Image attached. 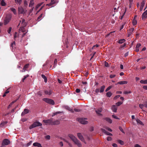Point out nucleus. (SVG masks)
<instances>
[{
	"label": "nucleus",
	"mask_w": 147,
	"mask_h": 147,
	"mask_svg": "<svg viewBox=\"0 0 147 147\" xmlns=\"http://www.w3.org/2000/svg\"><path fill=\"white\" fill-rule=\"evenodd\" d=\"M117 107L115 105H113L111 107V109L114 112H116Z\"/></svg>",
	"instance_id": "18"
},
{
	"label": "nucleus",
	"mask_w": 147,
	"mask_h": 147,
	"mask_svg": "<svg viewBox=\"0 0 147 147\" xmlns=\"http://www.w3.org/2000/svg\"><path fill=\"white\" fill-rule=\"evenodd\" d=\"M105 66L106 67H109V63L107 62L106 61H105Z\"/></svg>",
	"instance_id": "44"
},
{
	"label": "nucleus",
	"mask_w": 147,
	"mask_h": 147,
	"mask_svg": "<svg viewBox=\"0 0 147 147\" xmlns=\"http://www.w3.org/2000/svg\"><path fill=\"white\" fill-rule=\"evenodd\" d=\"M74 111L75 112H80V110L79 109L75 108L74 109Z\"/></svg>",
	"instance_id": "61"
},
{
	"label": "nucleus",
	"mask_w": 147,
	"mask_h": 147,
	"mask_svg": "<svg viewBox=\"0 0 147 147\" xmlns=\"http://www.w3.org/2000/svg\"><path fill=\"white\" fill-rule=\"evenodd\" d=\"M10 9L13 13L14 14H16V11L15 9L12 7L10 8Z\"/></svg>",
	"instance_id": "35"
},
{
	"label": "nucleus",
	"mask_w": 147,
	"mask_h": 147,
	"mask_svg": "<svg viewBox=\"0 0 147 147\" xmlns=\"http://www.w3.org/2000/svg\"><path fill=\"white\" fill-rule=\"evenodd\" d=\"M42 14H41L38 18L37 20L39 21L41 19L42 17Z\"/></svg>",
	"instance_id": "42"
},
{
	"label": "nucleus",
	"mask_w": 147,
	"mask_h": 147,
	"mask_svg": "<svg viewBox=\"0 0 147 147\" xmlns=\"http://www.w3.org/2000/svg\"><path fill=\"white\" fill-rule=\"evenodd\" d=\"M52 119H50L48 120H44L43 121V122L46 123H48L51 125Z\"/></svg>",
	"instance_id": "14"
},
{
	"label": "nucleus",
	"mask_w": 147,
	"mask_h": 147,
	"mask_svg": "<svg viewBox=\"0 0 147 147\" xmlns=\"http://www.w3.org/2000/svg\"><path fill=\"white\" fill-rule=\"evenodd\" d=\"M56 3V2L55 0H51V2L49 4H47V5H48L49 6H50Z\"/></svg>",
	"instance_id": "22"
},
{
	"label": "nucleus",
	"mask_w": 147,
	"mask_h": 147,
	"mask_svg": "<svg viewBox=\"0 0 147 147\" xmlns=\"http://www.w3.org/2000/svg\"><path fill=\"white\" fill-rule=\"evenodd\" d=\"M123 103V102H117L116 103V105L117 106H119L120 105H121V104H122Z\"/></svg>",
	"instance_id": "43"
},
{
	"label": "nucleus",
	"mask_w": 147,
	"mask_h": 147,
	"mask_svg": "<svg viewBox=\"0 0 147 147\" xmlns=\"http://www.w3.org/2000/svg\"><path fill=\"white\" fill-rule=\"evenodd\" d=\"M11 18V16L10 15H7L5 17L4 21V24L7 25L10 21Z\"/></svg>",
	"instance_id": "4"
},
{
	"label": "nucleus",
	"mask_w": 147,
	"mask_h": 147,
	"mask_svg": "<svg viewBox=\"0 0 147 147\" xmlns=\"http://www.w3.org/2000/svg\"><path fill=\"white\" fill-rule=\"evenodd\" d=\"M41 76L44 79L45 82L47 83V77L43 74H41Z\"/></svg>",
	"instance_id": "26"
},
{
	"label": "nucleus",
	"mask_w": 147,
	"mask_h": 147,
	"mask_svg": "<svg viewBox=\"0 0 147 147\" xmlns=\"http://www.w3.org/2000/svg\"><path fill=\"white\" fill-rule=\"evenodd\" d=\"M34 5V2L33 1H30V3L29 4V7H32Z\"/></svg>",
	"instance_id": "37"
},
{
	"label": "nucleus",
	"mask_w": 147,
	"mask_h": 147,
	"mask_svg": "<svg viewBox=\"0 0 147 147\" xmlns=\"http://www.w3.org/2000/svg\"><path fill=\"white\" fill-rule=\"evenodd\" d=\"M18 12L19 14H23L26 12V11L22 7H18Z\"/></svg>",
	"instance_id": "6"
},
{
	"label": "nucleus",
	"mask_w": 147,
	"mask_h": 147,
	"mask_svg": "<svg viewBox=\"0 0 147 147\" xmlns=\"http://www.w3.org/2000/svg\"><path fill=\"white\" fill-rule=\"evenodd\" d=\"M120 96L119 95L116 96H115L114 97V100H116L118 98H119L120 97Z\"/></svg>",
	"instance_id": "55"
},
{
	"label": "nucleus",
	"mask_w": 147,
	"mask_h": 147,
	"mask_svg": "<svg viewBox=\"0 0 147 147\" xmlns=\"http://www.w3.org/2000/svg\"><path fill=\"white\" fill-rule=\"evenodd\" d=\"M42 125V124L39 122H35L29 127V128L30 129H31L36 127L41 126Z\"/></svg>",
	"instance_id": "1"
},
{
	"label": "nucleus",
	"mask_w": 147,
	"mask_h": 147,
	"mask_svg": "<svg viewBox=\"0 0 147 147\" xmlns=\"http://www.w3.org/2000/svg\"><path fill=\"white\" fill-rule=\"evenodd\" d=\"M134 28H131L128 31V33H127V34H128L127 37H129L131 36V34H132V32L134 31Z\"/></svg>",
	"instance_id": "12"
},
{
	"label": "nucleus",
	"mask_w": 147,
	"mask_h": 147,
	"mask_svg": "<svg viewBox=\"0 0 147 147\" xmlns=\"http://www.w3.org/2000/svg\"><path fill=\"white\" fill-rule=\"evenodd\" d=\"M32 141H30L29 142H28L26 144V146H30V145L32 143Z\"/></svg>",
	"instance_id": "50"
},
{
	"label": "nucleus",
	"mask_w": 147,
	"mask_h": 147,
	"mask_svg": "<svg viewBox=\"0 0 147 147\" xmlns=\"http://www.w3.org/2000/svg\"><path fill=\"white\" fill-rule=\"evenodd\" d=\"M82 83L83 84L85 85H87V83L86 82H82Z\"/></svg>",
	"instance_id": "63"
},
{
	"label": "nucleus",
	"mask_w": 147,
	"mask_h": 147,
	"mask_svg": "<svg viewBox=\"0 0 147 147\" xmlns=\"http://www.w3.org/2000/svg\"><path fill=\"white\" fill-rule=\"evenodd\" d=\"M127 81H120L118 82L117 84H127Z\"/></svg>",
	"instance_id": "20"
},
{
	"label": "nucleus",
	"mask_w": 147,
	"mask_h": 147,
	"mask_svg": "<svg viewBox=\"0 0 147 147\" xmlns=\"http://www.w3.org/2000/svg\"><path fill=\"white\" fill-rule=\"evenodd\" d=\"M146 1L145 0H142V2L141 4V7H144L145 4V2Z\"/></svg>",
	"instance_id": "34"
},
{
	"label": "nucleus",
	"mask_w": 147,
	"mask_h": 147,
	"mask_svg": "<svg viewBox=\"0 0 147 147\" xmlns=\"http://www.w3.org/2000/svg\"><path fill=\"white\" fill-rule=\"evenodd\" d=\"M10 143V141L7 139H5L3 140L2 144V145H7L9 144Z\"/></svg>",
	"instance_id": "5"
},
{
	"label": "nucleus",
	"mask_w": 147,
	"mask_h": 147,
	"mask_svg": "<svg viewBox=\"0 0 147 147\" xmlns=\"http://www.w3.org/2000/svg\"><path fill=\"white\" fill-rule=\"evenodd\" d=\"M141 109H142L144 106V104H140L139 105Z\"/></svg>",
	"instance_id": "60"
},
{
	"label": "nucleus",
	"mask_w": 147,
	"mask_h": 147,
	"mask_svg": "<svg viewBox=\"0 0 147 147\" xmlns=\"http://www.w3.org/2000/svg\"><path fill=\"white\" fill-rule=\"evenodd\" d=\"M74 142L75 144H76L78 147H81L82 144L77 139L75 140Z\"/></svg>",
	"instance_id": "7"
},
{
	"label": "nucleus",
	"mask_w": 147,
	"mask_h": 147,
	"mask_svg": "<svg viewBox=\"0 0 147 147\" xmlns=\"http://www.w3.org/2000/svg\"><path fill=\"white\" fill-rule=\"evenodd\" d=\"M45 138L49 140L50 139V136L49 135H47L45 136Z\"/></svg>",
	"instance_id": "53"
},
{
	"label": "nucleus",
	"mask_w": 147,
	"mask_h": 147,
	"mask_svg": "<svg viewBox=\"0 0 147 147\" xmlns=\"http://www.w3.org/2000/svg\"><path fill=\"white\" fill-rule=\"evenodd\" d=\"M136 122L138 124H139L142 125H144L143 123L138 119H136Z\"/></svg>",
	"instance_id": "23"
},
{
	"label": "nucleus",
	"mask_w": 147,
	"mask_h": 147,
	"mask_svg": "<svg viewBox=\"0 0 147 147\" xmlns=\"http://www.w3.org/2000/svg\"><path fill=\"white\" fill-rule=\"evenodd\" d=\"M132 23L133 25H136L137 23L136 20H135V19H134L133 20Z\"/></svg>",
	"instance_id": "36"
},
{
	"label": "nucleus",
	"mask_w": 147,
	"mask_h": 147,
	"mask_svg": "<svg viewBox=\"0 0 147 147\" xmlns=\"http://www.w3.org/2000/svg\"><path fill=\"white\" fill-rule=\"evenodd\" d=\"M11 29L12 28L11 27H10L9 28V30H7V32L8 33L10 34V32L11 30Z\"/></svg>",
	"instance_id": "54"
},
{
	"label": "nucleus",
	"mask_w": 147,
	"mask_h": 147,
	"mask_svg": "<svg viewBox=\"0 0 147 147\" xmlns=\"http://www.w3.org/2000/svg\"><path fill=\"white\" fill-rule=\"evenodd\" d=\"M117 142L121 145H123L124 144L123 142L121 140H117Z\"/></svg>",
	"instance_id": "39"
},
{
	"label": "nucleus",
	"mask_w": 147,
	"mask_h": 147,
	"mask_svg": "<svg viewBox=\"0 0 147 147\" xmlns=\"http://www.w3.org/2000/svg\"><path fill=\"white\" fill-rule=\"evenodd\" d=\"M105 129L110 132H111L112 131L111 129L108 127H106Z\"/></svg>",
	"instance_id": "49"
},
{
	"label": "nucleus",
	"mask_w": 147,
	"mask_h": 147,
	"mask_svg": "<svg viewBox=\"0 0 147 147\" xmlns=\"http://www.w3.org/2000/svg\"><path fill=\"white\" fill-rule=\"evenodd\" d=\"M62 140H63L64 141L66 142L67 143H68V144L69 145H70V143H69L67 141V140H66L64 138H62Z\"/></svg>",
	"instance_id": "58"
},
{
	"label": "nucleus",
	"mask_w": 147,
	"mask_h": 147,
	"mask_svg": "<svg viewBox=\"0 0 147 147\" xmlns=\"http://www.w3.org/2000/svg\"><path fill=\"white\" fill-rule=\"evenodd\" d=\"M43 100L47 103L52 105H54L55 102L53 100L49 98H45L43 99Z\"/></svg>",
	"instance_id": "2"
},
{
	"label": "nucleus",
	"mask_w": 147,
	"mask_h": 147,
	"mask_svg": "<svg viewBox=\"0 0 147 147\" xmlns=\"http://www.w3.org/2000/svg\"><path fill=\"white\" fill-rule=\"evenodd\" d=\"M125 41V39H120L117 42L118 43L120 44H122L123 42H124Z\"/></svg>",
	"instance_id": "28"
},
{
	"label": "nucleus",
	"mask_w": 147,
	"mask_h": 147,
	"mask_svg": "<svg viewBox=\"0 0 147 147\" xmlns=\"http://www.w3.org/2000/svg\"><path fill=\"white\" fill-rule=\"evenodd\" d=\"M140 82L142 84H147V80H142L140 81Z\"/></svg>",
	"instance_id": "32"
},
{
	"label": "nucleus",
	"mask_w": 147,
	"mask_h": 147,
	"mask_svg": "<svg viewBox=\"0 0 147 147\" xmlns=\"http://www.w3.org/2000/svg\"><path fill=\"white\" fill-rule=\"evenodd\" d=\"M147 17V10L145 11L142 14V19H143Z\"/></svg>",
	"instance_id": "19"
},
{
	"label": "nucleus",
	"mask_w": 147,
	"mask_h": 147,
	"mask_svg": "<svg viewBox=\"0 0 147 147\" xmlns=\"http://www.w3.org/2000/svg\"><path fill=\"white\" fill-rule=\"evenodd\" d=\"M77 119L78 122L83 124H86L88 123L87 121L86 120L87 119L86 118H78Z\"/></svg>",
	"instance_id": "3"
},
{
	"label": "nucleus",
	"mask_w": 147,
	"mask_h": 147,
	"mask_svg": "<svg viewBox=\"0 0 147 147\" xmlns=\"http://www.w3.org/2000/svg\"><path fill=\"white\" fill-rule=\"evenodd\" d=\"M94 93V94H96L94 92H89V94L90 95L92 96V98H94V95H93V94H92V93ZM94 96H95V95H94Z\"/></svg>",
	"instance_id": "45"
},
{
	"label": "nucleus",
	"mask_w": 147,
	"mask_h": 147,
	"mask_svg": "<svg viewBox=\"0 0 147 147\" xmlns=\"http://www.w3.org/2000/svg\"><path fill=\"white\" fill-rule=\"evenodd\" d=\"M141 46V44L140 43H138L137 44L136 46V48H139V47H140Z\"/></svg>",
	"instance_id": "52"
},
{
	"label": "nucleus",
	"mask_w": 147,
	"mask_h": 147,
	"mask_svg": "<svg viewBox=\"0 0 147 147\" xmlns=\"http://www.w3.org/2000/svg\"><path fill=\"white\" fill-rule=\"evenodd\" d=\"M41 5V4H38V5H37L36 8H35V9L36 10L37 9L40 7V6Z\"/></svg>",
	"instance_id": "48"
},
{
	"label": "nucleus",
	"mask_w": 147,
	"mask_h": 147,
	"mask_svg": "<svg viewBox=\"0 0 147 147\" xmlns=\"http://www.w3.org/2000/svg\"><path fill=\"white\" fill-rule=\"evenodd\" d=\"M101 130L103 132L105 133L107 135H109L110 136H112L113 135L112 134L108 132V131H106L105 129H101Z\"/></svg>",
	"instance_id": "13"
},
{
	"label": "nucleus",
	"mask_w": 147,
	"mask_h": 147,
	"mask_svg": "<svg viewBox=\"0 0 147 147\" xmlns=\"http://www.w3.org/2000/svg\"><path fill=\"white\" fill-rule=\"evenodd\" d=\"M29 76V75H27L26 76H24V78L22 79V81L23 82H24V80L26 79V78L28 77V76Z\"/></svg>",
	"instance_id": "40"
},
{
	"label": "nucleus",
	"mask_w": 147,
	"mask_h": 147,
	"mask_svg": "<svg viewBox=\"0 0 147 147\" xmlns=\"http://www.w3.org/2000/svg\"><path fill=\"white\" fill-rule=\"evenodd\" d=\"M112 87V86H109L105 90L106 92H107V91H109V90H110L111 88Z\"/></svg>",
	"instance_id": "47"
},
{
	"label": "nucleus",
	"mask_w": 147,
	"mask_h": 147,
	"mask_svg": "<svg viewBox=\"0 0 147 147\" xmlns=\"http://www.w3.org/2000/svg\"><path fill=\"white\" fill-rule=\"evenodd\" d=\"M29 65V64L28 63L25 65L23 68V70L21 71L22 72H25L26 70V69L28 67Z\"/></svg>",
	"instance_id": "16"
},
{
	"label": "nucleus",
	"mask_w": 147,
	"mask_h": 147,
	"mask_svg": "<svg viewBox=\"0 0 147 147\" xmlns=\"http://www.w3.org/2000/svg\"><path fill=\"white\" fill-rule=\"evenodd\" d=\"M15 42L14 41L11 44L10 48L11 49H13L14 48H15Z\"/></svg>",
	"instance_id": "24"
},
{
	"label": "nucleus",
	"mask_w": 147,
	"mask_h": 147,
	"mask_svg": "<svg viewBox=\"0 0 147 147\" xmlns=\"http://www.w3.org/2000/svg\"><path fill=\"white\" fill-rule=\"evenodd\" d=\"M15 3L17 4H19V5H20L22 2V0H15Z\"/></svg>",
	"instance_id": "30"
},
{
	"label": "nucleus",
	"mask_w": 147,
	"mask_h": 147,
	"mask_svg": "<svg viewBox=\"0 0 147 147\" xmlns=\"http://www.w3.org/2000/svg\"><path fill=\"white\" fill-rule=\"evenodd\" d=\"M0 4L2 6H5L6 5V4L4 0H2L1 1Z\"/></svg>",
	"instance_id": "27"
},
{
	"label": "nucleus",
	"mask_w": 147,
	"mask_h": 147,
	"mask_svg": "<svg viewBox=\"0 0 147 147\" xmlns=\"http://www.w3.org/2000/svg\"><path fill=\"white\" fill-rule=\"evenodd\" d=\"M112 139V138L111 137L108 136L107 137V140L108 141H111Z\"/></svg>",
	"instance_id": "51"
},
{
	"label": "nucleus",
	"mask_w": 147,
	"mask_h": 147,
	"mask_svg": "<svg viewBox=\"0 0 147 147\" xmlns=\"http://www.w3.org/2000/svg\"><path fill=\"white\" fill-rule=\"evenodd\" d=\"M105 88V86H102L100 88V92H103Z\"/></svg>",
	"instance_id": "38"
},
{
	"label": "nucleus",
	"mask_w": 147,
	"mask_h": 147,
	"mask_svg": "<svg viewBox=\"0 0 147 147\" xmlns=\"http://www.w3.org/2000/svg\"><path fill=\"white\" fill-rule=\"evenodd\" d=\"M115 76H116L115 75H114V74L111 75L110 76V77L111 78H113L115 77Z\"/></svg>",
	"instance_id": "59"
},
{
	"label": "nucleus",
	"mask_w": 147,
	"mask_h": 147,
	"mask_svg": "<svg viewBox=\"0 0 147 147\" xmlns=\"http://www.w3.org/2000/svg\"><path fill=\"white\" fill-rule=\"evenodd\" d=\"M112 117L116 119H119V118L117 116L115 115H112Z\"/></svg>",
	"instance_id": "62"
},
{
	"label": "nucleus",
	"mask_w": 147,
	"mask_h": 147,
	"mask_svg": "<svg viewBox=\"0 0 147 147\" xmlns=\"http://www.w3.org/2000/svg\"><path fill=\"white\" fill-rule=\"evenodd\" d=\"M64 107L65 109L70 111L72 113H74V111H73L71 108L67 106H64Z\"/></svg>",
	"instance_id": "15"
},
{
	"label": "nucleus",
	"mask_w": 147,
	"mask_h": 147,
	"mask_svg": "<svg viewBox=\"0 0 147 147\" xmlns=\"http://www.w3.org/2000/svg\"><path fill=\"white\" fill-rule=\"evenodd\" d=\"M33 146H37L38 147H42L41 144L38 142H35L33 144Z\"/></svg>",
	"instance_id": "21"
},
{
	"label": "nucleus",
	"mask_w": 147,
	"mask_h": 147,
	"mask_svg": "<svg viewBox=\"0 0 147 147\" xmlns=\"http://www.w3.org/2000/svg\"><path fill=\"white\" fill-rule=\"evenodd\" d=\"M7 123V121H3L1 123L0 125V126L1 127H4Z\"/></svg>",
	"instance_id": "25"
},
{
	"label": "nucleus",
	"mask_w": 147,
	"mask_h": 147,
	"mask_svg": "<svg viewBox=\"0 0 147 147\" xmlns=\"http://www.w3.org/2000/svg\"><path fill=\"white\" fill-rule=\"evenodd\" d=\"M144 106L145 107L147 108V101H145L144 103Z\"/></svg>",
	"instance_id": "56"
},
{
	"label": "nucleus",
	"mask_w": 147,
	"mask_h": 147,
	"mask_svg": "<svg viewBox=\"0 0 147 147\" xmlns=\"http://www.w3.org/2000/svg\"><path fill=\"white\" fill-rule=\"evenodd\" d=\"M135 147H142L140 145L138 144H136L135 145Z\"/></svg>",
	"instance_id": "64"
},
{
	"label": "nucleus",
	"mask_w": 147,
	"mask_h": 147,
	"mask_svg": "<svg viewBox=\"0 0 147 147\" xmlns=\"http://www.w3.org/2000/svg\"><path fill=\"white\" fill-rule=\"evenodd\" d=\"M60 122L58 120H56L55 121L52 120V122L51 125H58L60 124Z\"/></svg>",
	"instance_id": "11"
},
{
	"label": "nucleus",
	"mask_w": 147,
	"mask_h": 147,
	"mask_svg": "<svg viewBox=\"0 0 147 147\" xmlns=\"http://www.w3.org/2000/svg\"><path fill=\"white\" fill-rule=\"evenodd\" d=\"M68 136L73 142L77 139L73 135L71 134H68Z\"/></svg>",
	"instance_id": "8"
},
{
	"label": "nucleus",
	"mask_w": 147,
	"mask_h": 147,
	"mask_svg": "<svg viewBox=\"0 0 147 147\" xmlns=\"http://www.w3.org/2000/svg\"><path fill=\"white\" fill-rule=\"evenodd\" d=\"M77 136L82 141L84 142V139L80 133H78Z\"/></svg>",
	"instance_id": "10"
},
{
	"label": "nucleus",
	"mask_w": 147,
	"mask_h": 147,
	"mask_svg": "<svg viewBox=\"0 0 147 147\" xmlns=\"http://www.w3.org/2000/svg\"><path fill=\"white\" fill-rule=\"evenodd\" d=\"M112 94L111 92H107L106 95L109 97H110L112 95Z\"/></svg>",
	"instance_id": "41"
},
{
	"label": "nucleus",
	"mask_w": 147,
	"mask_h": 147,
	"mask_svg": "<svg viewBox=\"0 0 147 147\" xmlns=\"http://www.w3.org/2000/svg\"><path fill=\"white\" fill-rule=\"evenodd\" d=\"M29 110L28 109H24V111L21 114L22 116H23L26 114L29 113Z\"/></svg>",
	"instance_id": "17"
},
{
	"label": "nucleus",
	"mask_w": 147,
	"mask_h": 147,
	"mask_svg": "<svg viewBox=\"0 0 147 147\" xmlns=\"http://www.w3.org/2000/svg\"><path fill=\"white\" fill-rule=\"evenodd\" d=\"M102 110V108H100L97 110H96L95 111V112L99 116H102V115L100 113L101 112Z\"/></svg>",
	"instance_id": "9"
},
{
	"label": "nucleus",
	"mask_w": 147,
	"mask_h": 147,
	"mask_svg": "<svg viewBox=\"0 0 147 147\" xmlns=\"http://www.w3.org/2000/svg\"><path fill=\"white\" fill-rule=\"evenodd\" d=\"M119 129L122 133H125L123 130V129L122 128V127L121 126H119Z\"/></svg>",
	"instance_id": "46"
},
{
	"label": "nucleus",
	"mask_w": 147,
	"mask_h": 147,
	"mask_svg": "<svg viewBox=\"0 0 147 147\" xmlns=\"http://www.w3.org/2000/svg\"><path fill=\"white\" fill-rule=\"evenodd\" d=\"M63 113V112L58 111V112H56L55 113H55V115H57L58 114L61 113Z\"/></svg>",
	"instance_id": "57"
},
{
	"label": "nucleus",
	"mask_w": 147,
	"mask_h": 147,
	"mask_svg": "<svg viewBox=\"0 0 147 147\" xmlns=\"http://www.w3.org/2000/svg\"><path fill=\"white\" fill-rule=\"evenodd\" d=\"M71 94L70 96L72 97H76V96H77V94H76V92H73V93L71 92L70 94Z\"/></svg>",
	"instance_id": "29"
},
{
	"label": "nucleus",
	"mask_w": 147,
	"mask_h": 147,
	"mask_svg": "<svg viewBox=\"0 0 147 147\" xmlns=\"http://www.w3.org/2000/svg\"><path fill=\"white\" fill-rule=\"evenodd\" d=\"M18 37V35L17 33V32H15L14 35V40H16V38Z\"/></svg>",
	"instance_id": "31"
},
{
	"label": "nucleus",
	"mask_w": 147,
	"mask_h": 147,
	"mask_svg": "<svg viewBox=\"0 0 147 147\" xmlns=\"http://www.w3.org/2000/svg\"><path fill=\"white\" fill-rule=\"evenodd\" d=\"M106 120L110 123H112V120L111 119L108 117H107L106 118Z\"/></svg>",
	"instance_id": "33"
}]
</instances>
